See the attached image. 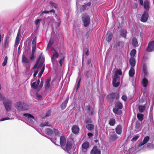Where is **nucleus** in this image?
Segmentation results:
<instances>
[{"mask_svg": "<svg viewBox=\"0 0 154 154\" xmlns=\"http://www.w3.org/2000/svg\"><path fill=\"white\" fill-rule=\"evenodd\" d=\"M107 35H108V36L106 39L107 42H109L111 40L112 37V35L111 33H107Z\"/></svg>", "mask_w": 154, "mask_h": 154, "instance_id": "nucleus-35", "label": "nucleus"}, {"mask_svg": "<svg viewBox=\"0 0 154 154\" xmlns=\"http://www.w3.org/2000/svg\"><path fill=\"white\" fill-rule=\"evenodd\" d=\"M34 73L33 74V77H34L35 78L36 77V75H37V74L38 73V71L37 70H35L34 71Z\"/></svg>", "mask_w": 154, "mask_h": 154, "instance_id": "nucleus-63", "label": "nucleus"}, {"mask_svg": "<svg viewBox=\"0 0 154 154\" xmlns=\"http://www.w3.org/2000/svg\"><path fill=\"white\" fill-rule=\"evenodd\" d=\"M135 73L134 69L133 67H131L129 71V75L130 76L133 77Z\"/></svg>", "mask_w": 154, "mask_h": 154, "instance_id": "nucleus-23", "label": "nucleus"}, {"mask_svg": "<svg viewBox=\"0 0 154 154\" xmlns=\"http://www.w3.org/2000/svg\"><path fill=\"white\" fill-rule=\"evenodd\" d=\"M72 130L73 133L76 134L79 132V128L77 125H74L72 128Z\"/></svg>", "mask_w": 154, "mask_h": 154, "instance_id": "nucleus-13", "label": "nucleus"}, {"mask_svg": "<svg viewBox=\"0 0 154 154\" xmlns=\"http://www.w3.org/2000/svg\"><path fill=\"white\" fill-rule=\"evenodd\" d=\"M119 79V76L116 74H115L114 76L113 79L112 81V84L114 86L117 87L119 86L120 82H117V80Z\"/></svg>", "mask_w": 154, "mask_h": 154, "instance_id": "nucleus-7", "label": "nucleus"}, {"mask_svg": "<svg viewBox=\"0 0 154 154\" xmlns=\"http://www.w3.org/2000/svg\"><path fill=\"white\" fill-rule=\"evenodd\" d=\"M51 113V110H48L46 113L45 116L44 117H43V118H45L46 117L50 115Z\"/></svg>", "mask_w": 154, "mask_h": 154, "instance_id": "nucleus-44", "label": "nucleus"}, {"mask_svg": "<svg viewBox=\"0 0 154 154\" xmlns=\"http://www.w3.org/2000/svg\"><path fill=\"white\" fill-rule=\"evenodd\" d=\"M10 42V38L9 37H7L5 42L4 45L5 48H6L9 46V43Z\"/></svg>", "mask_w": 154, "mask_h": 154, "instance_id": "nucleus-24", "label": "nucleus"}, {"mask_svg": "<svg viewBox=\"0 0 154 154\" xmlns=\"http://www.w3.org/2000/svg\"><path fill=\"white\" fill-rule=\"evenodd\" d=\"M50 140L53 143H54L55 145H57L55 143L56 142V138H50Z\"/></svg>", "mask_w": 154, "mask_h": 154, "instance_id": "nucleus-59", "label": "nucleus"}, {"mask_svg": "<svg viewBox=\"0 0 154 154\" xmlns=\"http://www.w3.org/2000/svg\"><path fill=\"white\" fill-rule=\"evenodd\" d=\"M36 99L38 100H41L42 99V96L38 94V93H37L35 94Z\"/></svg>", "mask_w": 154, "mask_h": 154, "instance_id": "nucleus-42", "label": "nucleus"}, {"mask_svg": "<svg viewBox=\"0 0 154 154\" xmlns=\"http://www.w3.org/2000/svg\"><path fill=\"white\" fill-rule=\"evenodd\" d=\"M122 99L124 101H126L127 100V97L126 96L123 95L122 96Z\"/></svg>", "mask_w": 154, "mask_h": 154, "instance_id": "nucleus-57", "label": "nucleus"}, {"mask_svg": "<svg viewBox=\"0 0 154 154\" xmlns=\"http://www.w3.org/2000/svg\"><path fill=\"white\" fill-rule=\"evenodd\" d=\"M89 143L88 142H85L83 143L82 145L83 151L84 152L86 151L87 149L89 147Z\"/></svg>", "mask_w": 154, "mask_h": 154, "instance_id": "nucleus-15", "label": "nucleus"}, {"mask_svg": "<svg viewBox=\"0 0 154 154\" xmlns=\"http://www.w3.org/2000/svg\"><path fill=\"white\" fill-rule=\"evenodd\" d=\"M93 135V134L91 133H88V136L89 138H90Z\"/></svg>", "mask_w": 154, "mask_h": 154, "instance_id": "nucleus-64", "label": "nucleus"}, {"mask_svg": "<svg viewBox=\"0 0 154 154\" xmlns=\"http://www.w3.org/2000/svg\"><path fill=\"white\" fill-rule=\"evenodd\" d=\"M40 82L39 79H38L37 82H33L31 86L35 89H37L38 85L39 84Z\"/></svg>", "mask_w": 154, "mask_h": 154, "instance_id": "nucleus-25", "label": "nucleus"}, {"mask_svg": "<svg viewBox=\"0 0 154 154\" xmlns=\"http://www.w3.org/2000/svg\"><path fill=\"white\" fill-rule=\"evenodd\" d=\"M135 127L136 129V131L137 132L138 131L141 130V128L140 127V123H139L138 121H137L136 122Z\"/></svg>", "mask_w": 154, "mask_h": 154, "instance_id": "nucleus-27", "label": "nucleus"}, {"mask_svg": "<svg viewBox=\"0 0 154 154\" xmlns=\"http://www.w3.org/2000/svg\"><path fill=\"white\" fill-rule=\"evenodd\" d=\"M127 31L125 29H123L121 30V36L124 38L126 37V34Z\"/></svg>", "mask_w": 154, "mask_h": 154, "instance_id": "nucleus-33", "label": "nucleus"}, {"mask_svg": "<svg viewBox=\"0 0 154 154\" xmlns=\"http://www.w3.org/2000/svg\"><path fill=\"white\" fill-rule=\"evenodd\" d=\"M136 53V51L135 49L132 50L130 53V56L131 57H134Z\"/></svg>", "mask_w": 154, "mask_h": 154, "instance_id": "nucleus-36", "label": "nucleus"}, {"mask_svg": "<svg viewBox=\"0 0 154 154\" xmlns=\"http://www.w3.org/2000/svg\"><path fill=\"white\" fill-rule=\"evenodd\" d=\"M84 53L87 56H88L89 53V52L87 48H85L84 51Z\"/></svg>", "mask_w": 154, "mask_h": 154, "instance_id": "nucleus-52", "label": "nucleus"}, {"mask_svg": "<svg viewBox=\"0 0 154 154\" xmlns=\"http://www.w3.org/2000/svg\"><path fill=\"white\" fill-rule=\"evenodd\" d=\"M44 70V67H43L42 69L41 70L40 72L38 74V76H39V79L41 77L42 74H43Z\"/></svg>", "mask_w": 154, "mask_h": 154, "instance_id": "nucleus-43", "label": "nucleus"}, {"mask_svg": "<svg viewBox=\"0 0 154 154\" xmlns=\"http://www.w3.org/2000/svg\"><path fill=\"white\" fill-rule=\"evenodd\" d=\"M139 134H137L135 135L131 139V141L132 142H134L136 141L138 138L139 137Z\"/></svg>", "mask_w": 154, "mask_h": 154, "instance_id": "nucleus-40", "label": "nucleus"}, {"mask_svg": "<svg viewBox=\"0 0 154 154\" xmlns=\"http://www.w3.org/2000/svg\"><path fill=\"white\" fill-rule=\"evenodd\" d=\"M58 53L56 51L54 52L53 54L52 58V61L54 62L56 59L58 57Z\"/></svg>", "mask_w": 154, "mask_h": 154, "instance_id": "nucleus-21", "label": "nucleus"}, {"mask_svg": "<svg viewBox=\"0 0 154 154\" xmlns=\"http://www.w3.org/2000/svg\"><path fill=\"white\" fill-rule=\"evenodd\" d=\"M24 118L31 124H32L35 120L34 117L31 114L28 113H25L23 115Z\"/></svg>", "mask_w": 154, "mask_h": 154, "instance_id": "nucleus-4", "label": "nucleus"}, {"mask_svg": "<svg viewBox=\"0 0 154 154\" xmlns=\"http://www.w3.org/2000/svg\"><path fill=\"white\" fill-rule=\"evenodd\" d=\"M131 82L132 83V85L134 86L135 87V79L134 78H132L131 80Z\"/></svg>", "mask_w": 154, "mask_h": 154, "instance_id": "nucleus-50", "label": "nucleus"}, {"mask_svg": "<svg viewBox=\"0 0 154 154\" xmlns=\"http://www.w3.org/2000/svg\"><path fill=\"white\" fill-rule=\"evenodd\" d=\"M7 60L8 57L6 56L5 57L4 60L2 63V66H4L6 65L7 63Z\"/></svg>", "mask_w": 154, "mask_h": 154, "instance_id": "nucleus-41", "label": "nucleus"}, {"mask_svg": "<svg viewBox=\"0 0 154 154\" xmlns=\"http://www.w3.org/2000/svg\"><path fill=\"white\" fill-rule=\"evenodd\" d=\"M68 100L69 98L67 97L66 99L64 102L62 103L61 105V107L62 109L63 110L65 109L68 103Z\"/></svg>", "mask_w": 154, "mask_h": 154, "instance_id": "nucleus-17", "label": "nucleus"}, {"mask_svg": "<svg viewBox=\"0 0 154 154\" xmlns=\"http://www.w3.org/2000/svg\"><path fill=\"white\" fill-rule=\"evenodd\" d=\"M143 116L141 113H138L137 115V117L138 119L142 122L143 120Z\"/></svg>", "mask_w": 154, "mask_h": 154, "instance_id": "nucleus-31", "label": "nucleus"}, {"mask_svg": "<svg viewBox=\"0 0 154 154\" xmlns=\"http://www.w3.org/2000/svg\"><path fill=\"white\" fill-rule=\"evenodd\" d=\"M49 125V123L48 122H45L41 123L40 125V126L41 127H43L45 126H48Z\"/></svg>", "mask_w": 154, "mask_h": 154, "instance_id": "nucleus-39", "label": "nucleus"}, {"mask_svg": "<svg viewBox=\"0 0 154 154\" xmlns=\"http://www.w3.org/2000/svg\"><path fill=\"white\" fill-rule=\"evenodd\" d=\"M3 101V104L6 110V112L11 109L12 105V102L9 99H5V97L0 94V101Z\"/></svg>", "mask_w": 154, "mask_h": 154, "instance_id": "nucleus-1", "label": "nucleus"}, {"mask_svg": "<svg viewBox=\"0 0 154 154\" xmlns=\"http://www.w3.org/2000/svg\"><path fill=\"white\" fill-rule=\"evenodd\" d=\"M53 133L55 134V136H58L59 135V132L57 129H53Z\"/></svg>", "mask_w": 154, "mask_h": 154, "instance_id": "nucleus-45", "label": "nucleus"}, {"mask_svg": "<svg viewBox=\"0 0 154 154\" xmlns=\"http://www.w3.org/2000/svg\"><path fill=\"white\" fill-rule=\"evenodd\" d=\"M116 108L121 109L122 108V104L119 102H117L115 104Z\"/></svg>", "mask_w": 154, "mask_h": 154, "instance_id": "nucleus-29", "label": "nucleus"}, {"mask_svg": "<svg viewBox=\"0 0 154 154\" xmlns=\"http://www.w3.org/2000/svg\"><path fill=\"white\" fill-rule=\"evenodd\" d=\"M42 21L41 19H37L35 21V23L37 25L40 22Z\"/></svg>", "mask_w": 154, "mask_h": 154, "instance_id": "nucleus-60", "label": "nucleus"}, {"mask_svg": "<svg viewBox=\"0 0 154 154\" xmlns=\"http://www.w3.org/2000/svg\"><path fill=\"white\" fill-rule=\"evenodd\" d=\"M45 133L48 135H51L53 133V129L48 128L45 129Z\"/></svg>", "mask_w": 154, "mask_h": 154, "instance_id": "nucleus-19", "label": "nucleus"}, {"mask_svg": "<svg viewBox=\"0 0 154 154\" xmlns=\"http://www.w3.org/2000/svg\"><path fill=\"white\" fill-rule=\"evenodd\" d=\"M22 61L23 63H28L29 62V60L27 57H25L24 55H22Z\"/></svg>", "mask_w": 154, "mask_h": 154, "instance_id": "nucleus-30", "label": "nucleus"}, {"mask_svg": "<svg viewBox=\"0 0 154 154\" xmlns=\"http://www.w3.org/2000/svg\"><path fill=\"white\" fill-rule=\"evenodd\" d=\"M142 84L144 87L146 88L148 84V80L146 78H144L142 80Z\"/></svg>", "mask_w": 154, "mask_h": 154, "instance_id": "nucleus-18", "label": "nucleus"}, {"mask_svg": "<svg viewBox=\"0 0 154 154\" xmlns=\"http://www.w3.org/2000/svg\"><path fill=\"white\" fill-rule=\"evenodd\" d=\"M36 39L34 38L32 41V46H36Z\"/></svg>", "mask_w": 154, "mask_h": 154, "instance_id": "nucleus-48", "label": "nucleus"}, {"mask_svg": "<svg viewBox=\"0 0 154 154\" xmlns=\"http://www.w3.org/2000/svg\"><path fill=\"white\" fill-rule=\"evenodd\" d=\"M81 79H80L79 81H78V83H77V87H76V91L78 90L79 87V86H80V81H81Z\"/></svg>", "mask_w": 154, "mask_h": 154, "instance_id": "nucleus-58", "label": "nucleus"}, {"mask_svg": "<svg viewBox=\"0 0 154 154\" xmlns=\"http://www.w3.org/2000/svg\"><path fill=\"white\" fill-rule=\"evenodd\" d=\"M149 17L148 12L146 11H145L143 12L142 16L140 19V21L143 23L147 21Z\"/></svg>", "mask_w": 154, "mask_h": 154, "instance_id": "nucleus-5", "label": "nucleus"}, {"mask_svg": "<svg viewBox=\"0 0 154 154\" xmlns=\"http://www.w3.org/2000/svg\"><path fill=\"white\" fill-rule=\"evenodd\" d=\"M14 105L15 107L19 111L26 110L29 109V106L27 104L22 103L20 101L15 103Z\"/></svg>", "mask_w": 154, "mask_h": 154, "instance_id": "nucleus-2", "label": "nucleus"}, {"mask_svg": "<svg viewBox=\"0 0 154 154\" xmlns=\"http://www.w3.org/2000/svg\"><path fill=\"white\" fill-rule=\"evenodd\" d=\"M91 154H101L100 151L97 149L96 146H94L91 151Z\"/></svg>", "mask_w": 154, "mask_h": 154, "instance_id": "nucleus-12", "label": "nucleus"}, {"mask_svg": "<svg viewBox=\"0 0 154 154\" xmlns=\"http://www.w3.org/2000/svg\"><path fill=\"white\" fill-rule=\"evenodd\" d=\"M86 127L88 130L91 131L94 130V126L92 124H88L86 125Z\"/></svg>", "mask_w": 154, "mask_h": 154, "instance_id": "nucleus-22", "label": "nucleus"}, {"mask_svg": "<svg viewBox=\"0 0 154 154\" xmlns=\"http://www.w3.org/2000/svg\"><path fill=\"white\" fill-rule=\"evenodd\" d=\"M32 54H34L35 52V50L36 47V46H32Z\"/></svg>", "mask_w": 154, "mask_h": 154, "instance_id": "nucleus-54", "label": "nucleus"}, {"mask_svg": "<svg viewBox=\"0 0 154 154\" xmlns=\"http://www.w3.org/2000/svg\"><path fill=\"white\" fill-rule=\"evenodd\" d=\"M49 13V11H42V13H41V14H40V16H42L43 14L44 13L47 14V13Z\"/></svg>", "mask_w": 154, "mask_h": 154, "instance_id": "nucleus-61", "label": "nucleus"}, {"mask_svg": "<svg viewBox=\"0 0 154 154\" xmlns=\"http://www.w3.org/2000/svg\"><path fill=\"white\" fill-rule=\"evenodd\" d=\"M12 119V118H10L8 117H5L1 119H0V121H3L6 120H8V119Z\"/></svg>", "mask_w": 154, "mask_h": 154, "instance_id": "nucleus-55", "label": "nucleus"}, {"mask_svg": "<svg viewBox=\"0 0 154 154\" xmlns=\"http://www.w3.org/2000/svg\"><path fill=\"white\" fill-rule=\"evenodd\" d=\"M138 6V4L137 3H135L133 5V9L136 8Z\"/></svg>", "mask_w": 154, "mask_h": 154, "instance_id": "nucleus-62", "label": "nucleus"}, {"mask_svg": "<svg viewBox=\"0 0 154 154\" xmlns=\"http://www.w3.org/2000/svg\"><path fill=\"white\" fill-rule=\"evenodd\" d=\"M86 5H83L82 7H81V8L80 9V11H83L84 10H85V9H86Z\"/></svg>", "mask_w": 154, "mask_h": 154, "instance_id": "nucleus-56", "label": "nucleus"}, {"mask_svg": "<svg viewBox=\"0 0 154 154\" xmlns=\"http://www.w3.org/2000/svg\"><path fill=\"white\" fill-rule=\"evenodd\" d=\"M132 45L133 46L136 47L138 45V42L136 38H134L132 40Z\"/></svg>", "mask_w": 154, "mask_h": 154, "instance_id": "nucleus-26", "label": "nucleus"}, {"mask_svg": "<svg viewBox=\"0 0 154 154\" xmlns=\"http://www.w3.org/2000/svg\"><path fill=\"white\" fill-rule=\"evenodd\" d=\"M72 144L71 142L68 141L65 149H64L65 151H69L72 148Z\"/></svg>", "mask_w": 154, "mask_h": 154, "instance_id": "nucleus-14", "label": "nucleus"}, {"mask_svg": "<svg viewBox=\"0 0 154 154\" xmlns=\"http://www.w3.org/2000/svg\"><path fill=\"white\" fill-rule=\"evenodd\" d=\"M66 143V139L63 136H62L60 137V143L61 146L63 147L65 146Z\"/></svg>", "mask_w": 154, "mask_h": 154, "instance_id": "nucleus-11", "label": "nucleus"}, {"mask_svg": "<svg viewBox=\"0 0 154 154\" xmlns=\"http://www.w3.org/2000/svg\"><path fill=\"white\" fill-rule=\"evenodd\" d=\"M149 136H147L145 137L143 140V141L139 143V147H140L146 143L149 140Z\"/></svg>", "mask_w": 154, "mask_h": 154, "instance_id": "nucleus-10", "label": "nucleus"}, {"mask_svg": "<svg viewBox=\"0 0 154 154\" xmlns=\"http://www.w3.org/2000/svg\"><path fill=\"white\" fill-rule=\"evenodd\" d=\"M82 20L84 23V26L85 27L88 26L90 22V17L89 16L86 14H83Z\"/></svg>", "mask_w": 154, "mask_h": 154, "instance_id": "nucleus-3", "label": "nucleus"}, {"mask_svg": "<svg viewBox=\"0 0 154 154\" xmlns=\"http://www.w3.org/2000/svg\"><path fill=\"white\" fill-rule=\"evenodd\" d=\"M154 50V41L149 42L148 45L146 49V51L148 52H151Z\"/></svg>", "mask_w": 154, "mask_h": 154, "instance_id": "nucleus-6", "label": "nucleus"}, {"mask_svg": "<svg viewBox=\"0 0 154 154\" xmlns=\"http://www.w3.org/2000/svg\"><path fill=\"white\" fill-rule=\"evenodd\" d=\"M115 74H116L117 75L118 74L119 75H122V72L120 69L117 70Z\"/></svg>", "mask_w": 154, "mask_h": 154, "instance_id": "nucleus-51", "label": "nucleus"}, {"mask_svg": "<svg viewBox=\"0 0 154 154\" xmlns=\"http://www.w3.org/2000/svg\"><path fill=\"white\" fill-rule=\"evenodd\" d=\"M115 123V119H111L109 122V124L111 126H113Z\"/></svg>", "mask_w": 154, "mask_h": 154, "instance_id": "nucleus-38", "label": "nucleus"}, {"mask_svg": "<svg viewBox=\"0 0 154 154\" xmlns=\"http://www.w3.org/2000/svg\"><path fill=\"white\" fill-rule=\"evenodd\" d=\"M143 72L145 76H147L148 75V73L146 69L145 66L143 67Z\"/></svg>", "mask_w": 154, "mask_h": 154, "instance_id": "nucleus-53", "label": "nucleus"}, {"mask_svg": "<svg viewBox=\"0 0 154 154\" xmlns=\"http://www.w3.org/2000/svg\"><path fill=\"white\" fill-rule=\"evenodd\" d=\"M117 138V136L115 134H113L111 135L110 137V139L112 141L116 140Z\"/></svg>", "mask_w": 154, "mask_h": 154, "instance_id": "nucleus-34", "label": "nucleus"}, {"mask_svg": "<svg viewBox=\"0 0 154 154\" xmlns=\"http://www.w3.org/2000/svg\"><path fill=\"white\" fill-rule=\"evenodd\" d=\"M122 127L121 125H118L116 128V133L118 134H120L122 133Z\"/></svg>", "mask_w": 154, "mask_h": 154, "instance_id": "nucleus-16", "label": "nucleus"}, {"mask_svg": "<svg viewBox=\"0 0 154 154\" xmlns=\"http://www.w3.org/2000/svg\"><path fill=\"white\" fill-rule=\"evenodd\" d=\"M143 5L144 9L147 11H149L150 8V2L148 0H145Z\"/></svg>", "mask_w": 154, "mask_h": 154, "instance_id": "nucleus-9", "label": "nucleus"}, {"mask_svg": "<svg viewBox=\"0 0 154 154\" xmlns=\"http://www.w3.org/2000/svg\"><path fill=\"white\" fill-rule=\"evenodd\" d=\"M51 81V79L49 78L48 79L45 84V88L46 89H48L49 88L50 86V82Z\"/></svg>", "mask_w": 154, "mask_h": 154, "instance_id": "nucleus-32", "label": "nucleus"}, {"mask_svg": "<svg viewBox=\"0 0 154 154\" xmlns=\"http://www.w3.org/2000/svg\"><path fill=\"white\" fill-rule=\"evenodd\" d=\"M145 108V106H140L139 107V109L140 112H143Z\"/></svg>", "mask_w": 154, "mask_h": 154, "instance_id": "nucleus-37", "label": "nucleus"}, {"mask_svg": "<svg viewBox=\"0 0 154 154\" xmlns=\"http://www.w3.org/2000/svg\"><path fill=\"white\" fill-rule=\"evenodd\" d=\"M20 41V38H18L17 37H16L15 43V46L16 45H17L19 42Z\"/></svg>", "mask_w": 154, "mask_h": 154, "instance_id": "nucleus-47", "label": "nucleus"}, {"mask_svg": "<svg viewBox=\"0 0 154 154\" xmlns=\"http://www.w3.org/2000/svg\"><path fill=\"white\" fill-rule=\"evenodd\" d=\"M113 112L116 114L120 115L122 113L121 110L116 108H114L113 109Z\"/></svg>", "mask_w": 154, "mask_h": 154, "instance_id": "nucleus-28", "label": "nucleus"}, {"mask_svg": "<svg viewBox=\"0 0 154 154\" xmlns=\"http://www.w3.org/2000/svg\"><path fill=\"white\" fill-rule=\"evenodd\" d=\"M53 43V42L50 40L48 44L47 48L49 49Z\"/></svg>", "mask_w": 154, "mask_h": 154, "instance_id": "nucleus-46", "label": "nucleus"}, {"mask_svg": "<svg viewBox=\"0 0 154 154\" xmlns=\"http://www.w3.org/2000/svg\"><path fill=\"white\" fill-rule=\"evenodd\" d=\"M130 63L131 67H134L135 65V60L133 57H131L129 60Z\"/></svg>", "mask_w": 154, "mask_h": 154, "instance_id": "nucleus-20", "label": "nucleus"}, {"mask_svg": "<svg viewBox=\"0 0 154 154\" xmlns=\"http://www.w3.org/2000/svg\"><path fill=\"white\" fill-rule=\"evenodd\" d=\"M85 122L87 124H89L92 123L91 120L90 118H87L85 119Z\"/></svg>", "mask_w": 154, "mask_h": 154, "instance_id": "nucleus-49", "label": "nucleus"}, {"mask_svg": "<svg viewBox=\"0 0 154 154\" xmlns=\"http://www.w3.org/2000/svg\"><path fill=\"white\" fill-rule=\"evenodd\" d=\"M116 96V94L112 93L107 95V99L109 101L112 102L115 100Z\"/></svg>", "mask_w": 154, "mask_h": 154, "instance_id": "nucleus-8", "label": "nucleus"}]
</instances>
